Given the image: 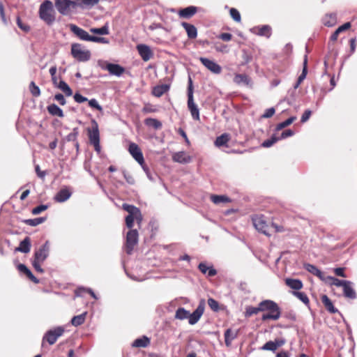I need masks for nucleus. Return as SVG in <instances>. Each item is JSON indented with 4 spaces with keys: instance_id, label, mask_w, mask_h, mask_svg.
Returning a JSON list of instances; mask_svg holds the SVG:
<instances>
[{
    "instance_id": "a211bd4d",
    "label": "nucleus",
    "mask_w": 357,
    "mask_h": 357,
    "mask_svg": "<svg viewBox=\"0 0 357 357\" xmlns=\"http://www.w3.org/2000/svg\"><path fill=\"white\" fill-rule=\"evenodd\" d=\"M137 51L144 61H149L153 56L150 47L146 45L140 44L137 46Z\"/></svg>"
},
{
    "instance_id": "aec40b11",
    "label": "nucleus",
    "mask_w": 357,
    "mask_h": 357,
    "mask_svg": "<svg viewBox=\"0 0 357 357\" xmlns=\"http://www.w3.org/2000/svg\"><path fill=\"white\" fill-rule=\"evenodd\" d=\"M100 0H75L76 8L89 9L98 4Z\"/></svg>"
},
{
    "instance_id": "473e14b6",
    "label": "nucleus",
    "mask_w": 357,
    "mask_h": 357,
    "mask_svg": "<svg viewBox=\"0 0 357 357\" xmlns=\"http://www.w3.org/2000/svg\"><path fill=\"white\" fill-rule=\"evenodd\" d=\"M337 22L336 14L331 13L326 15L323 19V23L325 26L331 27L334 26Z\"/></svg>"
},
{
    "instance_id": "393cba45",
    "label": "nucleus",
    "mask_w": 357,
    "mask_h": 357,
    "mask_svg": "<svg viewBox=\"0 0 357 357\" xmlns=\"http://www.w3.org/2000/svg\"><path fill=\"white\" fill-rule=\"evenodd\" d=\"M304 268L308 272L317 276L321 280H323V281L325 280L326 277H324V273L319 269H318L315 266L310 264H305Z\"/></svg>"
},
{
    "instance_id": "423d86ee",
    "label": "nucleus",
    "mask_w": 357,
    "mask_h": 357,
    "mask_svg": "<svg viewBox=\"0 0 357 357\" xmlns=\"http://www.w3.org/2000/svg\"><path fill=\"white\" fill-rule=\"evenodd\" d=\"M71 54L79 61H87L91 58L90 51L84 49L79 43H74L71 45Z\"/></svg>"
},
{
    "instance_id": "a878e982",
    "label": "nucleus",
    "mask_w": 357,
    "mask_h": 357,
    "mask_svg": "<svg viewBox=\"0 0 357 357\" xmlns=\"http://www.w3.org/2000/svg\"><path fill=\"white\" fill-rule=\"evenodd\" d=\"M351 27V23L350 22H346L344 24L339 26L331 36L330 41L331 42H335L337 40L338 36L340 33L348 30Z\"/></svg>"
},
{
    "instance_id": "e433bc0d",
    "label": "nucleus",
    "mask_w": 357,
    "mask_h": 357,
    "mask_svg": "<svg viewBox=\"0 0 357 357\" xmlns=\"http://www.w3.org/2000/svg\"><path fill=\"white\" fill-rule=\"evenodd\" d=\"M56 87L61 90L66 96H70L73 94V91L70 86L63 80H60Z\"/></svg>"
},
{
    "instance_id": "1a4fd4ad",
    "label": "nucleus",
    "mask_w": 357,
    "mask_h": 357,
    "mask_svg": "<svg viewBox=\"0 0 357 357\" xmlns=\"http://www.w3.org/2000/svg\"><path fill=\"white\" fill-rule=\"evenodd\" d=\"M138 231L137 229H130L126 235V252L128 255L132 253L135 245L138 242Z\"/></svg>"
},
{
    "instance_id": "09e8293b",
    "label": "nucleus",
    "mask_w": 357,
    "mask_h": 357,
    "mask_svg": "<svg viewBox=\"0 0 357 357\" xmlns=\"http://www.w3.org/2000/svg\"><path fill=\"white\" fill-rule=\"evenodd\" d=\"M271 29L268 25H264L259 28L258 34L259 36H266L269 38L271 36Z\"/></svg>"
},
{
    "instance_id": "680f3d73",
    "label": "nucleus",
    "mask_w": 357,
    "mask_h": 357,
    "mask_svg": "<svg viewBox=\"0 0 357 357\" xmlns=\"http://www.w3.org/2000/svg\"><path fill=\"white\" fill-rule=\"evenodd\" d=\"M89 105L92 108L98 109V111L102 110V107L99 105V103L95 98L89 100Z\"/></svg>"
},
{
    "instance_id": "0e129e2a",
    "label": "nucleus",
    "mask_w": 357,
    "mask_h": 357,
    "mask_svg": "<svg viewBox=\"0 0 357 357\" xmlns=\"http://www.w3.org/2000/svg\"><path fill=\"white\" fill-rule=\"evenodd\" d=\"M73 98L75 101L77 102V103H82L88 100V99L86 97H84L79 93H76L74 95Z\"/></svg>"
},
{
    "instance_id": "e2e57ef3",
    "label": "nucleus",
    "mask_w": 357,
    "mask_h": 357,
    "mask_svg": "<svg viewBox=\"0 0 357 357\" xmlns=\"http://www.w3.org/2000/svg\"><path fill=\"white\" fill-rule=\"evenodd\" d=\"M91 41L95 42V43H104V44H107L109 43V40L105 38L93 36H92V38H91Z\"/></svg>"
},
{
    "instance_id": "69168bd1",
    "label": "nucleus",
    "mask_w": 357,
    "mask_h": 357,
    "mask_svg": "<svg viewBox=\"0 0 357 357\" xmlns=\"http://www.w3.org/2000/svg\"><path fill=\"white\" fill-rule=\"evenodd\" d=\"M43 263V261H37L36 259H33L32 261V265L35 270L40 273H43V269L41 268L40 264Z\"/></svg>"
},
{
    "instance_id": "603ef678",
    "label": "nucleus",
    "mask_w": 357,
    "mask_h": 357,
    "mask_svg": "<svg viewBox=\"0 0 357 357\" xmlns=\"http://www.w3.org/2000/svg\"><path fill=\"white\" fill-rule=\"evenodd\" d=\"M29 89L31 93V94L35 96L38 97L40 94V89L38 86L35 84L33 82H31L29 86Z\"/></svg>"
},
{
    "instance_id": "f3484780",
    "label": "nucleus",
    "mask_w": 357,
    "mask_h": 357,
    "mask_svg": "<svg viewBox=\"0 0 357 357\" xmlns=\"http://www.w3.org/2000/svg\"><path fill=\"white\" fill-rule=\"evenodd\" d=\"M172 160L178 163L187 164L191 162L192 158L185 151H178L173 154Z\"/></svg>"
},
{
    "instance_id": "6e6552de",
    "label": "nucleus",
    "mask_w": 357,
    "mask_h": 357,
    "mask_svg": "<svg viewBox=\"0 0 357 357\" xmlns=\"http://www.w3.org/2000/svg\"><path fill=\"white\" fill-rule=\"evenodd\" d=\"M63 327L58 326L54 329L47 331L45 334L43 340H47L50 345L54 344L56 342L57 339L63 334Z\"/></svg>"
},
{
    "instance_id": "0eeeda50",
    "label": "nucleus",
    "mask_w": 357,
    "mask_h": 357,
    "mask_svg": "<svg viewBox=\"0 0 357 357\" xmlns=\"http://www.w3.org/2000/svg\"><path fill=\"white\" fill-rule=\"evenodd\" d=\"M93 126L90 129H88V136L90 141V143L93 145L95 150L97 152L100 151V134L98 130V126L97 122L95 120L92 121Z\"/></svg>"
},
{
    "instance_id": "5fc2aeb1",
    "label": "nucleus",
    "mask_w": 357,
    "mask_h": 357,
    "mask_svg": "<svg viewBox=\"0 0 357 357\" xmlns=\"http://www.w3.org/2000/svg\"><path fill=\"white\" fill-rule=\"evenodd\" d=\"M263 350L274 351L277 349L274 341H268L261 348Z\"/></svg>"
},
{
    "instance_id": "c85d7f7f",
    "label": "nucleus",
    "mask_w": 357,
    "mask_h": 357,
    "mask_svg": "<svg viewBox=\"0 0 357 357\" xmlns=\"http://www.w3.org/2000/svg\"><path fill=\"white\" fill-rule=\"evenodd\" d=\"M285 284L292 289L299 290L303 287V283L300 280L287 278Z\"/></svg>"
},
{
    "instance_id": "c9c22d12",
    "label": "nucleus",
    "mask_w": 357,
    "mask_h": 357,
    "mask_svg": "<svg viewBox=\"0 0 357 357\" xmlns=\"http://www.w3.org/2000/svg\"><path fill=\"white\" fill-rule=\"evenodd\" d=\"M86 314H87V312H84L81 314L73 317L70 321L71 324L75 326H78L82 325L85 321Z\"/></svg>"
},
{
    "instance_id": "c03bdc74",
    "label": "nucleus",
    "mask_w": 357,
    "mask_h": 357,
    "mask_svg": "<svg viewBox=\"0 0 357 357\" xmlns=\"http://www.w3.org/2000/svg\"><path fill=\"white\" fill-rule=\"evenodd\" d=\"M90 31L93 33L99 35H107L109 33L107 24H105L100 28H91Z\"/></svg>"
},
{
    "instance_id": "ddd939ff",
    "label": "nucleus",
    "mask_w": 357,
    "mask_h": 357,
    "mask_svg": "<svg viewBox=\"0 0 357 357\" xmlns=\"http://www.w3.org/2000/svg\"><path fill=\"white\" fill-rule=\"evenodd\" d=\"M50 252L49 241H46L38 250L34 253V259L37 261H44L48 257Z\"/></svg>"
},
{
    "instance_id": "f03ea898",
    "label": "nucleus",
    "mask_w": 357,
    "mask_h": 357,
    "mask_svg": "<svg viewBox=\"0 0 357 357\" xmlns=\"http://www.w3.org/2000/svg\"><path fill=\"white\" fill-rule=\"evenodd\" d=\"M253 225L257 230L260 231L261 233L266 235L271 236L270 229L271 228L275 229V231L279 232L282 231V229L278 225L274 223H272L271 226H269L264 215H256L252 218Z\"/></svg>"
},
{
    "instance_id": "4c0bfd02",
    "label": "nucleus",
    "mask_w": 357,
    "mask_h": 357,
    "mask_svg": "<svg viewBox=\"0 0 357 357\" xmlns=\"http://www.w3.org/2000/svg\"><path fill=\"white\" fill-rule=\"evenodd\" d=\"M325 282H329L331 285L336 287H342L345 284L347 280H339L333 276H327L325 278Z\"/></svg>"
},
{
    "instance_id": "6e6d98bb",
    "label": "nucleus",
    "mask_w": 357,
    "mask_h": 357,
    "mask_svg": "<svg viewBox=\"0 0 357 357\" xmlns=\"http://www.w3.org/2000/svg\"><path fill=\"white\" fill-rule=\"evenodd\" d=\"M77 135H78V128H75L73 130V132H71L66 136V139L68 142H70V141L75 142V141H76Z\"/></svg>"
},
{
    "instance_id": "2f4dec72",
    "label": "nucleus",
    "mask_w": 357,
    "mask_h": 357,
    "mask_svg": "<svg viewBox=\"0 0 357 357\" xmlns=\"http://www.w3.org/2000/svg\"><path fill=\"white\" fill-rule=\"evenodd\" d=\"M150 344V340L146 336L136 339L132 344L134 347H146Z\"/></svg>"
},
{
    "instance_id": "49530a36",
    "label": "nucleus",
    "mask_w": 357,
    "mask_h": 357,
    "mask_svg": "<svg viewBox=\"0 0 357 357\" xmlns=\"http://www.w3.org/2000/svg\"><path fill=\"white\" fill-rule=\"evenodd\" d=\"M296 119V116H291V117L287 119V120H285L284 121L278 123L276 126V130H280L284 128L285 127L291 124Z\"/></svg>"
},
{
    "instance_id": "7c9ffc66",
    "label": "nucleus",
    "mask_w": 357,
    "mask_h": 357,
    "mask_svg": "<svg viewBox=\"0 0 357 357\" xmlns=\"http://www.w3.org/2000/svg\"><path fill=\"white\" fill-rule=\"evenodd\" d=\"M307 55H305V59H304V61H303V71H302L301 74L300 75V76L298 77L296 83L294 86V88L295 89H296L299 86V85L301 84V82L306 77V75H307Z\"/></svg>"
},
{
    "instance_id": "20e7f679",
    "label": "nucleus",
    "mask_w": 357,
    "mask_h": 357,
    "mask_svg": "<svg viewBox=\"0 0 357 357\" xmlns=\"http://www.w3.org/2000/svg\"><path fill=\"white\" fill-rule=\"evenodd\" d=\"M55 8L63 15H69L77 12L75 0H55Z\"/></svg>"
},
{
    "instance_id": "39448f33",
    "label": "nucleus",
    "mask_w": 357,
    "mask_h": 357,
    "mask_svg": "<svg viewBox=\"0 0 357 357\" xmlns=\"http://www.w3.org/2000/svg\"><path fill=\"white\" fill-rule=\"evenodd\" d=\"M188 108L190 112L192 119L196 121H199V109L197 105L194 102L192 81L190 77H189L188 80Z\"/></svg>"
},
{
    "instance_id": "b1692460",
    "label": "nucleus",
    "mask_w": 357,
    "mask_h": 357,
    "mask_svg": "<svg viewBox=\"0 0 357 357\" xmlns=\"http://www.w3.org/2000/svg\"><path fill=\"white\" fill-rule=\"evenodd\" d=\"M238 331H234L231 328H228L225 331L224 336H225V342L227 347H230L232 341L237 337Z\"/></svg>"
},
{
    "instance_id": "dca6fc26",
    "label": "nucleus",
    "mask_w": 357,
    "mask_h": 357,
    "mask_svg": "<svg viewBox=\"0 0 357 357\" xmlns=\"http://www.w3.org/2000/svg\"><path fill=\"white\" fill-rule=\"evenodd\" d=\"M72 195V192L67 187L61 188L54 196L55 202L62 203L67 201Z\"/></svg>"
},
{
    "instance_id": "7ed1b4c3",
    "label": "nucleus",
    "mask_w": 357,
    "mask_h": 357,
    "mask_svg": "<svg viewBox=\"0 0 357 357\" xmlns=\"http://www.w3.org/2000/svg\"><path fill=\"white\" fill-rule=\"evenodd\" d=\"M39 15L41 20L47 24H52L55 20L53 3L50 0L44 1L40 6Z\"/></svg>"
},
{
    "instance_id": "9d476101",
    "label": "nucleus",
    "mask_w": 357,
    "mask_h": 357,
    "mask_svg": "<svg viewBox=\"0 0 357 357\" xmlns=\"http://www.w3.org/2000/svg\"><path fill=\"white\" fill-rule=\"evenodd\" d=\"M102 70H107L111 75L120 77L125 72V68L119 64L105 62L100 66Z\"/></svg>"
},
{
    "instance_id": "2eb2a0df",
    "label": "nucleus",
    "mask_w": 357,
    "mask_h": 357,
    "mask_svg": "<svg viewBox=\"0 0 357 357\" xmlns=\"http://www.w3.org/2000/svg\"><path fill=\"white\" fill-rule=\"evenodd\" d=\"M70 29L80 40L85 41H91L92 36H90L89 33L83 29L77 26L75 24H70Z\"/></svg>"
},
{
    "instance_id": "13d9d810",
    "label": "nucleus",
    "mask_w": 357,
    "mask_h": 357,
    "mask_svg": "<svg viewBox=\"0 0 357 357\" xmlns=\"http://www.w3.org/2000/svg\"><path fill=\"white\" fill-rule=\"evenodd\" d=\"M208 305L211 308V310H213L215 312L219 310L218 303L212 298L208 299Z\"/></svg>"
},
{
    "instance_id": "c756f323",
    "label": "nucleus",
    "mask_w": 357,
    "mask_h": 357,
    "mask_svg": "<svg viewBox=\"0 0 357 357\" xmlns=\"http://www.w3.org/2000/svg\"><path fill=\"white\" fill-rule=\"evenodd\" d=\"M47 109L48 112L52 116H56L59 117H63L64 116L62 109L56 104H51L48 105Z\"/></svg>"
},
{
    "instance_id": "4be33fe9",
    "label": "nucleus",
    "mask_w": 357,
    "mask_h": 357,
    "mask_svg": "<svg viewBox=\"0 0 357 357\" xmlns=\"http://www.w3.org/2000/svg\"><path fill=\"white\" fill-rule=\"evenodd\" d=\"M181 26L184 28L185 30L188 37L190 39H195L197 36V28L191 24H189L185 22H183L181 23Z\"/></svg>"
},
{
    "instance_id": "6ab92c4d",
    "label": "nucleus",
    "mask_w": 357,
    "mask_h": 357,
    "mask_svg": "<svg viewBox=\"0 0 357 357\" xmlns=\"http://www.w3.org/2000/svg\"><path fill=\"white\" fill-rule=\"evenodd\" d=\"M343 294L346 298L350 299H354L356 298V294L353 288V284L351 282L347 280L345 284L342 286Z\"/></svg>"
},
{
    "instance_id": "ea45409f",
    "label": "nucleus",
    "mask_w": 357,
    "mask_h": 357,
    "mask_svg": "<svg viewBox=\"0 0 357 357\" xmlns=\"http://www.w3.org/2000/svg\"><path fill=\"white\" fill-rule=\"evenodd\" d=\"M189 311L186 310L183 307H179L176 311L175 318L180 320L188 319Z\"/></svg>"
},
{
    "instance_id": "bf43d9fd",
    "label": "nucleus",
    "mask_w": 357,
    "mask_h": 357,
    "mask_svg": "<svg viewBox=\"0 0 357 357\" xmlns=\"http://www.w3.org/2000/svg\"><path fill=\"white\" fill-rule=\"evenodd\" d=\"M48 208L47 205L41 204L32 209V214L38 215L41 212L45 211Z\"/></svg>"
},
{
    "instance_id": "f704fd0d",
    "label": "nucleus",
    "mask_w": 357,
    "mask_h": 357,
    "mask_svg": "<svg viewBox=\"0 0 357 357\" xmlns=\"http://www.w3.org/2000/svg\"><path fill=\"white\" fill-rule=\"evenodd\" d=\"M144 123L149 127H152L155 130L162 128V123L156 119L147 118L144 120Z\"/></svg>"
},
{
    "instance_id": "79ce46f5",
    "label": "nucleus",
    "mask_w": 357,
    "mask_h": 357,
    "mask_svg": "<svg viewBox=\"0 0 357 357\" xmlns=\"http://www.w3.org/2000/svg\"><path fill=\"white\" fill-rule=\"evenodd\" d=\"M234 81L238 84H244L248 85L250 82V79L245 75L238 74L234 78Z\"/></svg>"
},
{
    "instance_id": "de8ad7c7",
    "label": "nucleus",
    "mask_w": 357,
    "mask_h": 357,
    "mask_svg": "<svg viewBox=\"0 0 357 357\" xmlns=\"http://www.w3.org/2000/svg\"><path fill=\"white\" fill-rule=\"evenodd\" d=\"M82 292H88L93 298L95 299H98V297L96 295V294L93 292V291L90 289V288H84V287H79L78 288L76 291H75V294H76V296H82Z\"/></svg>"
},
{
    "instance_id": "72a5a7b5",
    "label": "nucleus",
    "mask_w": 357,
    "mask_h": 357,
    "mask_svg": "<svg viewBox=\"0 0 357 357\" xmlns=\"http://www.w3.org/2000/svg\"><path fill=\"white\" fill-rule=\"evenodd\" d=\"M169 89V86L166 84L156 86L153 89L152 93L155 97H160Z\"/></svg>"
},
{
    "instance_id": "5701e85b",
    "label": "nucleus",
    "mask_w": 357,
    "mask_h": 357,
    "mask_svg": "<svg viewBox=\"0 0 357 357\" xmlns=\"http://www.w3.org/2000/svg\"><path fill=\"white\" fill-rule=\"evenodd\" d=\"M31 250V241L30 238L26 236L20 243L19 247L15 248V251L20 252L22 253H28Z\"/></svg>"
},
{
    "instance_id": "37998d69",
    "label": "nucleus",
    "mask_w": 357,
    "mask_h": 357,
    "mask_svg": "<svg viewBox=\"0 0 357 357\" xmlns=\"http://www.w3.org/2000/svg\"><path fill=\"white\" fill-rule=\"evenodd\" d=\"M45 220H46L45 218L40 217V218H33V219H27V220H25L24 222L29 226L35 227V226H37V225L44 222L45 221Z\"/></svg>"
},
{
    "instance_id": "3c124183",
    "label": "nucleus",
    "mask_w": 357,
    "mask_h": 357,
    "mask_svg": "<svg viewBox=\"0 0 357 357\" xmlns=\"http://www.w3.org/2000/svg\"><path fill=\"white\" fill-rule=\"evenodd\" d=\"M123 208L128 213V215H135L139 208L133 205L123 204Z\"/></svg>"
},
{
    "instance_id": "58836bf2",
    "label": "nucleus",
    "mask_w": 357,
    "mask_h": 357,
    "mask_svg": "<svg viewBox=\"0 0 357 357\" xmlns=\"http://www.w3.org/2000/svg\"><path fill=\"white\" fill-rule=\"evenodd\" d=\"M229 140V135L224 133L218 137L215 141V145L218 147L226 145Z\"/></svg>"
},
{
    "instance_id": "8fccbe9b",
    "label": "nucleus",
    "mask_w": 357,
    "mask_h": 357,
    "mask_svg": "<svg viewBox=\"0 0 357 357\" xmlns=\"http://www.w3.org/2000/svg\"><path fill=\"white\" fill-rule=\"evenodd\" d=\"M278 140H280L279 137L273 135L270 139L265 140L261 146L265 148H269L273 146L275 143H276Z\"/></svg>"
},
{
    "instance_id": "774afa93",
    "label": "nucleus",
    "mask_w": 357,
    "mask_h": 357,
    "mask_svg": "<svg viewBox=\"0 0 357 357\" xmlns=\"http://www.w3.org/2000/svg\"><path fill=\"white\" fill-rule=\"evenodd\" d=\"M275 110L273 107L268 108L265 111V112L263 114L261 117L264 118V119L270 118L272 116H273V114H275Z\"/></svg>"
},
{
    "instance_id": "a18cd8bd",
    "label": "nucleus",
    "mask_w": 357,
    "mask_h": 357,
    "mask_svg": "<svg viewBox=\"0 0 357 357\" xmlns=\"http://www.w3.org/2000/svg\"><path fill=\"white\" fill-rule=\"evenodd\" d=\"M211 199L215 204H219L222 202H229L230 201L229 198L225 195H211Z\"/></svg>"
},
{
    "instance_id": "338daca9",
    "label": "nucleus",
    "mask_w": 357,
    "mask_h": 357,
    "mask_svg": "<svg viewBox=\"0 0 357 357\" xmlns=\"http://www.w3.org/2000/svg\"><path fill=\"white\" fill-rule=\"evenodd\" d=\"M311 114H312L311 110L306 109L301 118V122L305 123L306 121H307L308 119H310Z\"/></svg>"
},
{
    "instance_id": "412c9836",
    "label": "nucleus",
    "mask_w": 357,
    "mask_h": 357,
    "mask_svg": "<svg viewBox=\"0 0 357 357\" xmlns=\"http://www.w3.org/2000/svg\"><path fill=\"white\" fill-rule=\"evenodd\" d=\"M197 12L196 6H190L178 11V15L182 18L189 19Z\"/></svg>"
},
{
    "instance_id": "a19ab883",
    "label": "nucleus",
    "mask_w": 357,
    "mask_h": 357,
    "mask_svg": "<svg viewBox=\"0 0 357 357\" xmlns=\"http://www.w3.org/2000/svg\"><path fill=\"white\" fill-rule=\"evenodd\" d=\"M259 312H261L260 303H259L258 307H252V306L247 307L245 309V317H251L253 314H257Z\"/></svg>"
},
{
    "instance_id": "4d7b16f0",
    "label": "nucleus",
    "mask_w": 357,
    "mask_h": 357,
    "mask_svg": "<svg viewBox=\"0 0 357 357\" xmlns=\"http://www.w3.org/2000/svg\"><path fill=\"white\" fill-rule=\"evenodd\" d=\"M230 15L233 18V20L236 22H239L241 21V15L240 13L236 8L230 9Z\"/></svg>"
},
{
    "instance_id": "f257e3e1",
    "label": "nucleus",
    "mask_w": 357,
    "mask_h": 357,
    "mask_svg": "<svg viewBox=\"0 0 357 357\" xmlns=\"http://www.w3.org/2000/svg\"><path fill=\"white\" fill-rule=\"evenodd\" d=\"M260 306L261 312H268L262 315L261 319L263 321L268 319L278 320L280 319L281 312L279 306L275 302L271 300H264L260 302Z\"/></svg>"
},
{
    "instance_id": "9b49d317",
    "label": "nucleus",
    "mask_w": 357,
    "mask_h": 357,
    "mask_svg": "<svg viewBox=\"0 0 357 357\" xmlns=\"http://www.w3.org/2000/svg\"><path fill=\"white\" fill-rule=\"evenodd\" d=\"M204 302L201 301L196 310L192 313L190 314L189 312L188 323L190 325H194L198 322L204 312Z\"/></svg>"
},
{
    "instance_id": "864d4df0",
    "label": "nucleus",
    "mask_w": 357,
    "mask_h": 357,
    "mask_svg": "<svg viewBox=\"0 0 357 357\" xmlns=\"http://www.w3.org/2000/svg\"><path fill=\"white\" fill-rule=\"evenodd\" d=\"M294 294L297 296L303 303L307 305L309 303V298L304 292L294 291Z\"/></svg>"
},
{
    "instance_id": "f8f14e48",
    "label": "nucleus",
    "mask_w": 357,
    "mask_h": 357,
    "mask_svg": "<svg viewBox=\"0 0 357 357\" xmlns=\"http://www.w3.org/2000/svg\"><path fill=\"white\" fill-rule=\"evenodd\" d=\"M128 151L135 160L141 165L144 164V159L139 147L135 143H130Z\"/></svg>"
},
{
    "instance_id": "052dcab7",
    "label": "nucleus",
    "mask_w": 357,
    "mask_h": 357,
    "mask_svg": "<svg viewBox=\"0 0 357 357\" xmlns=\"http://www.w3.org/2000/svg\"><path fill=\"white\" fill-rule=\"evenodd\" d=\"M135 220L134 218V215H128L126 217V225L127 227L132 229Z\"/></svg>"
},
{
    "instance_id": "cd10ccee",
    "label": "nucleus",
    "mask_w": 357,
    "mask_h": 357,
    "mask_svg": "<svg viewBox=\"0 0 357 357\" xmlns=\"http://www.w3.org/2000/svg\"><path fill=\"white\" fill-rule=\"evenodd\" d=\"M321 301L324 305L326 309L331 313L337 312L338 310L336 309L332 303V301L329 299V298L326 295H323L321 296Z\"/></svg>"
},
{
    "instance_id": "4468645a",
    "label": "nucleus",
    "mask_w": 357,
    "mask_h": 357,
    "mask_svg": "<svg viewBox=\"0 0 357 357\" xmlns=\"http://www.w3.org/2000/svg\"><path fill=\"white\" fill-rule=\"evenodd\" d=\"M199 61L208 70L212 73L215 74H220L221 73V66L215 61L204 57H200Z\"/></svg>"
},
{
    "instance_id": "bb28decb",
    "label": "nucleus",
    "mask_w": 357,
    "mask_h": 357,
    "mask_svg": "<svg viewBox=\"0 0 357 357\" xmlns=\"http://www.w3.org/2000/svg\"><path fill=\"white\" fill-rule=\"evenodd\" d=\"M198 268L203 274H207L209 277L214 276L217 273L216 270L213 268V266L208 267L204 262L200 263L198 266Z\"/></svg>"
}]
</instances>
